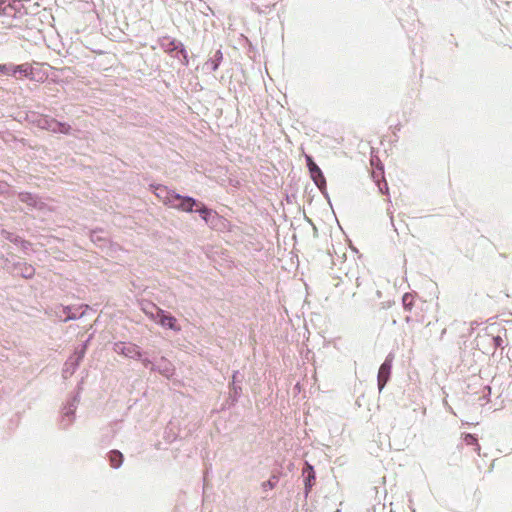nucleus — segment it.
Instances as JSON below:
<instances>
[{
  "label": "nucleus",
  "instance_id": "1",
  "mask_svg": "<svg viewBox=\"0 0 512 512\" xmlns=\"http://www.w3.org/2000/svg\"><path fill=\"white\" fill-rule=\"evenodd\" d=\"M182 212L198 213L200 218L211 229H218L224 221L223 217L220 216L215 210L191 196H189V201L186 202Z\"/></svg>",
  "mask_w": 512,
  "mask_h": 512
},
{
  "label": "nucleus",
  "instance_id": "2",
  "mask_svg": "<svg viewBox=\"0 0 512 512\" xmlns=\"http://www.w3.org/2000/svg\"><path fill=\"white\" fill-rule=\"evenodd\" d=\"M154 193L164 205L181 212L186 202L189 201V195H182L164 185L154 186Z\"/></svg>",
  "mask_w": 512,
  "mask_h": 512
},
{
  "label": "nucleus",
  "instance_id": "3",
  "mask_svg": "<svg viewBox=\"0 0 512 512\" xmlns=\"http://www.w3.org/2000/svg\"><path fill=\"white\" fill-rule=\"evenodd\" d=\"M30 115L33 117V124L42 130L65 135H68L71 132V126L66 122H60L48 115L39 114L36 112H32Z\"/></svg>",
  "mask_w": 512,
  "mask_h": 512
},
{
  "label": "nucleus",
  "instance_id": "4",
  "mask_svg": "<svg viewBox=\"0 0 512 512\" xmlns=\"http://www.w3.org/2000/svg\"><path fill=\"white\" fill-rule=\"evenodd\" d=\"M79 401L80 396L79 393H77L73 395L70 399H68L66 404L64 405L60 420V428L62 430L68 429L73 424Z\"/></svg>",
  "mask_w": 512,
  "mask_h": 512
},
{
  "label": "nucleus",
  "instance_id": "5",
  "mask_svg": "<svg viewBox=\"0 0 512 512\" xmlns=\"http://www.w3.org/2000/svg\"><path fill=\"white\" fill-rule=\"evenodd\" d=\"M0 68H2L0 74L15 76L17 73H19L20 75L30 80H35L33 67L29 63H24L20 65H16L13 63L0 64Z\"/></svg>",
  "mask_w": 512,
  "mask_h": 512
},
{
  "label": "nucleus",
  "instance_id": "6",
  "mask_svg": "<svg viewBox=\"0 0 512 512\" xmlns=\"http://www.w3.org/2000/svg\"><path fill=\"white\" fill-rule=\"evenodd\" d=\"M18 199L20 202L27 205L29 210L46 211L48 206L46 202L39 195L31 192H19Z\"/></svg>",
  "mask_w": 512,
  "mask_h": 512
},
{
  "label": "nucleus",
  "instance_id": "7",
  "mask_svg": "<svg viewBox=\"0 0 512 512\" xmlns=\"http://www.w3.org/2000/svg\"><path fill=\"white\" fill-rule=\"evenodd\" d=\"M394 360V355L392 353H389L384 362L381 364L378 375H377V386L379 392H382L385 385L388 383V381L391 378V372H392V363Z\"/></svg>",
  "mask_w": 512,
  "mask_h": 512
},
{
  "label": "nucleus",
  "instance_id": "8",
  "mask_svg": "<svg viewBox=\"0 0 512 512\" xmlns=\"http://www.w3.org/2000/svg\"><path fill=\"white\" fill-rule=\"evenodd\" d=\"M114 351L118 354L123 355L126 358L133 360L141 359L144 356V352L141 348L134 343L117 342L114 344Z\"/></svg>",
  "mask_w": 512,
  "mask_h": 512
},
{
  "label": "nucleus",
  "instance_id": "9",
  "mask_svg": "<svg viewBox=\"0 0 512 512\" xmlns=\"http://www.w3.org/2000/svg\"><path fill=\"white\" fill-rule=\"evenodd\" d=\"M22 8L23 4L20 0H0V16L14 18Z\"/></svg>",
  "mask_w": 512,
  "mask_h": 512
},
{
  "label": "nucleus",
  "instance_id": "10",
  "mask_svg": "<svg viewBox=\"0 0 512 512\" xmlns=\"http://www.w3.org/2000/svg\"><path fill=\"white\" fill-rule=\"evenodd\" d=\"M151 371L158 372L169 379L174 375L175 367L168 359L162 356L152 364Z\"/></svg>",
  "mask_w": 512,
  "mask_h": 512
},
{
  "label": "nucleus",
  "instance_id": "11",
  "mask_svg": "<svg viewBox=\"0 0 512 512\" xmlns=\"http://www.w3.org/2000/svg\"><path fill=\"white\" fill-rule=\"evenodd\" d=\"M159 46L164 50V52L174 57L184 44L170 36H163L159 39Z\"/></svg>",
  "mask_w": 512,
  "mask_h": 512
},
{
  "label": "nucleus",
  "instance_id": "12",
  "mask_svg": "<svg viewBox=\"0 0 512 512\" xmlns=\"http://www.w3.org/2000/svg\"><path fill=\"white\" fill-rule=\"evenodd\" d=\"M303 476H304V496L305 498L308 497L310 491L312 490V487L315 484L316 475L314 471V467L309 464L308 462L305 463V466L303 468Z\"/></svg>",
  "mask_w": 512,
  "mask_h": 512
},
{
  "label": "nucleus",
  "instance_id": "13",
  "mask_svg": "<svg viewBox=\"0 0 512 512\" xmlns=\"http://www.w3.org/2000/svg\"><path fill=\"white\" fill-rule=\"evenodd\" d=\"M157 324L161 325L164 328L180 331L181 327L177 324V319L169 312H166L162 309V314H159L156 321Z\"/></svg>",
  "mask_w": 512,
  "mask_h": 512
},
{
  "label": "nucleus",
  "instance_id": "14",
  "mask_svg": "<svg viewBox=\"0 0 512 512\" xmlns=\"http://www.w3.org/2000/svg\"><path fill=\"white\" fill-rule=\"evenodd\" d=\"M310 177L313 180L314 184L317 186V188L322 192V194L328 198L327 188H326V178L320 169L319 166L311 169L309 171Z\"/></svg>",
  "mask_w": 512,
  "mask_h": 512
},
{
  "label": "nucleus",
  "instance_id": "15",
  "mask_svg": "<svg viewBox=\"0 0 512 512\" xmlns=\"http://www.w3.org/2000/svg\"><path fill=\"white\" fill-rule=\"evenodd\" d=\"M83 360V352L80 355L73 354L64 364L63 368V376L67 378L68 376L73 375L77 368L79 367L81 361Z\"/></svg>",
  "mask_w": 512,
  "mask_h": 512
},
{
  "label": "nucleus",
  "instance_id": "16",
  "mask_svg": "<svg viewBox=\"0 0 512 512\" xmlns=\"http://www.w3.org/2000/svg\"><path fill=\"white\" fill-rule=\"evenodd\" d=\"M372 177L374 179L375 184L378 187V190L383 195L389 194V187L387 184V181L384 179V167L383 165H380L376 168V170L373 172Z\"/></svg>",
  "mask_w": 512,
  "mask_h": 512
},
{
  "label": "nucleus",
  "instance_id": "17",
  "mask_svg": "<svg viewBox=\"0 0 512 512\" xmlns=\"http://www.w3.org/2000/svg\"><path fill=\"white\" fill-rule=\"evenodd\" d=\"M223 60V53L221 49H218L214 52V54L204 63L203 69L209 70V71H216L221 62Z\"/></svg>",
  "mask_w": 512,
  "mask_h": 512
},
{
  "label": "nucleus",
  "instance_id": "18",
  "mask_svg": "<svg viewBox=\"0 0 512 512\" xmlns=\"http://www.w3.org/2000/svg\"><path fill=\"white\" fill-rule=\"evenodd\" d=\"M141 310L154 322L156 321L159 314H162V309L150 301L141 303Z\"/></svg>",
  "mask_w": 512,
  "mask_h": 512
},
{
  "label": "nucleus",
  "instance_id": "19",
  "mask_svg": "<svg viewBox=\"0 0 512 512\" xmlns=\"http://www.w3.org/2000/svg\"><path fill=\"white\" fill-rule=\"evenodd\" d=\"M102 230H92L90 232V240L99 248L104 249L108 247L109 241L106 236L102 235Z\"/></svg>",
  "mask_w": 512,
  "mask_h": 512
},
{
  "label": "nucleus",
  "instance_id": "20",
  "mask_svg": "<svg viewBox=\"0 0 512 512\" xmlns=\"http://www.w3.org/2000/svg\"><path fill=\"white\" fill-rule=\"evenodd\" d=\"M80 308H73L71 306H66L63 308V313L65 314L64 322H68L70 320H76L81 318L84 315V312H79Z\"/></svg>",
  "mask_w": 512,
  "mask_h": 512
},
{
  "label": "nucleus",
  "instance_id": "21",
  "mask_svg": "<svg viewBox=\"0 0 512 512\" xmlns=\"http://www.w3.org/2000/svg\"><path fill=\"white\" fill-rule=\"evenodd\" d=\"M108 460L110 462L111 467L117 469L119 468L124 460L123 454L118 450H111L108 453Z\"/></svg>",
  "mask_w": 512,
  "mask_h": 512
},
{
  "label": "nucleus",
  "instance_id": "22",
  "mask_svg": "<svg viewBox=\"0 0 512 512\" xmlns=\"http://www.w3.org/2000/svg\"><path fill=\"white\" fill-rule=\"evenodd\" d=\"M5 238L8 241H10L16 245H20L23 250H27L31 246L30 242H28V241L24 240L23 238H21L20 236L10 233V232H7V235Z\"/></svg>",
  "mask_w": 512,
  "mask_h": 512
},
{
  "label": "nucleus",
  "instance_id": "23",
  "mask_svg": "<svg viewBox=\"0 0 512 512\" xmlns=\"http://www.w3.org/2000/svg\"><path fill=\"white\" fill-rule=\"evenodd\" d=\"M463 441L466 445H472L475 446L474 450L480 455L481 447L478 443V438L475 434L472 433H464L463 434Z\"/></svg>",
  "mask_w": 512,
  "mask_h": 512
},
{
  "label": "nucleus",
  "instance_id": "24",
  "mask_svg": "<svg viewBox=\"0 0 512 512\" xmlns=\"http://www.w3.org/2000/svg\"><path fill=\"white\" fill-rule=\"evenodd\" d=\"M242 394L241 385H229V400L230 404L234 405Z\"/></svg>",
  "mask_w": 512,
  "mask_h": 512
},
{
  "label": "nucleus",
  "instance_id": "25",
  "mask_svg": "<svg viewBox=\"0 0 512 512\" xmlns=\"http://www.w3.org/2000/svg\"><path fill=\"white\" fill-rule=\"evenodd\" d=\"M504 338H508V330L503 329V336L501 334H498L496 336L492 337V343L495 348H501L504 349Z\"/></svg>",
  "mask_w": 512,
  "mask_h": 512
},
{
  "label": "nucleus",
  "instance_id": "26",
  "mask_svg": "<svg viewBox=\"0 0 512 512\" xmlns=\"http://www.w3.org/2000/svg\"><path fill=\"white\" fill-rule=\"evenodd\" d=\"M402 305L404 310L411 311L414 306V297L411 293H405L402 296Z\"/></svg>",
  "mask_w": 512,
  "mask_h": 512
},
{
  "label": "nucleus",
  "instance_id": "27",
  "mask_svg": "<svg viewBox=\"0 0 512 512\" xmlns=\"http://www.w3.org/2000/svg\"><path fill=\"white\" fill-rule=\"evenodd\" d=\"M174 58L179 59L184 66H188L189 58H188V53H187L185 46H183L179 50V52H177V54L174 55Z\"/></svg>",
  "mask_w": 512,
  "mask_h": 512
},
{
  "label": "nucleus",
  "instance_id": "28",
  "mask_svg": "<svg viewBox=\"0 0 512 512\" xmlns=\"http://www.w3.org/2000/svg\"><path fill=\"white\" fill-rule=\"evenodd\" d=\"M277 483H278V477L273 475V476L270 477L269 480L264 481L262 483V489L264 491H267L268 489H273L276 486Z\"/></svg>",
  "mask_w": 512,
  "mask_h": 512
},
{
  "label": "nucleus",
  "instance_id": "29",
  "mask_svg": "<svg viewBox=\"0 0 512 512\" xmlns=\"http://www.w3.org/2000/svg\"><path fill=\"white\" fill-rule=\"evenodd\" d=\"M21 274L26 279L32 278L34 276V268L30 265H25L24 270L22 271Z\"/></svg>",
  "mask_w": 512,
  "mask_h": 512
},
{
  "label": "nucleus",
  "instance_id": "30",
  "mask_svg": "<svg viewBox=\"0 0 512 512\" xmlns=\"http://www.w3.org/2000/svg\"><path fill=\"white\" fill-rule=\"evenodd\" d=\"M242 375H240L239 371H235L232 375V381L229 383V385H240L242 382Z\"/></svg>",
  "mask_w": 512,
  "mask_h": 512
},
{
  "label": "nucleus",
  "instance_id": "31",
  "mask_svg": "<svg viewBox=\"0 0 512 512\" xmlns=\"http://www.w3.org/2000/svg\"><path fill=\"white\" fill-rule=\"evenodd\" d=\"M305 161L309 171L318 166L311 155H305Z\"/></svg>",
  "mask_w": 512,
  "mask_h": 512
},
{
  "label": "nucleus",
  "instance_id": "32",
  "mask_svg": "<svg viewBox=\"0 0 512 512\" xmlns=\"http://www.w3.org/2000/svg\"><path fill=\"white\" fill-rule=\"evenodd\" d=\"M305 161L309 171L318 166L311 155H305Z\"/></svg>",
  "mask_w": 512,
  "mask_h": 512
},
{
  "label": "nucleus",
  "instance_id": "33",
  "mask_svg": "<svg viewBox=\"0 0 512 512\" xmlns=\"http://www.w3.org/2000/svg\"><path fill=\"white\" fill-rule=\"evenodd\" d=\"M88 342H89V339L86 340L85 342H83L79 348H76L74 354L80 355V353L83 352V357H84L86 354V351H87Z\"/></svg>",
  "mask_w": 512,
  "mask_h": 512
},
{
  "label": "nucleus",
  "instance_id": "34",
  "mask_svg": "<svg viewBox=\"0 0 512 512\" xmlns=\"http://www.w3.org/2000/svg\"><path fill=\"white\" fill-rule=\"evenodd\" d=\"M138 361H141L142 364L144 365V367L146 368H149L151 370V366L152 364H154L152 361H150L148 358L146 357H141V359H137Z\"/></svg>",
  "mask_w": 512,
  "mask_h": 512
},
{
  "label": "nucleus",
  "instance_id": "35",
  "mask_svg": "<svg viewBox=\"0 0 512 512\" xmlns=\"http://www.w3.org/2000/svg\"><path fill=\"white\" fill-rule=\"evenodd\" d=\"M443 404H444V406L447 408V410H448V411H450L451 413H453V410H452L451 406H449V405H448V402H447V400H446V399H444Z\"/></svg>",
  "mask_w": 512,
  "mask_h": 512
},
{
  "label": "nucleus",
  "instance_id": "36",
  "mask_svg": "<svg viewBox=\"0 0 512 512\" xmlns=\"http://www.w3.org/2000/svg\"><path fill=\"white\" fill-rule=\"evenodd\" d=\"M356 284H357L358 287L360 286L359 278L356 279Z\"/></svg>",
  "mask_w": 512,
  "mask_h": 512
},
{
  "label": "nucleus",
  "instance_id": "37",
  "mask_svg": "<svg viewBox=\"0 0 512 512\" xmlns=\"http://www.w3.org/2000/svg\"><path fill=\"white\" fill-rule=\"evenodd\" d=\"M336 512H340V510H337Z\"/></svg>",
  "mask_w": 512,
  "mask_h": 512
}]
</instances>
